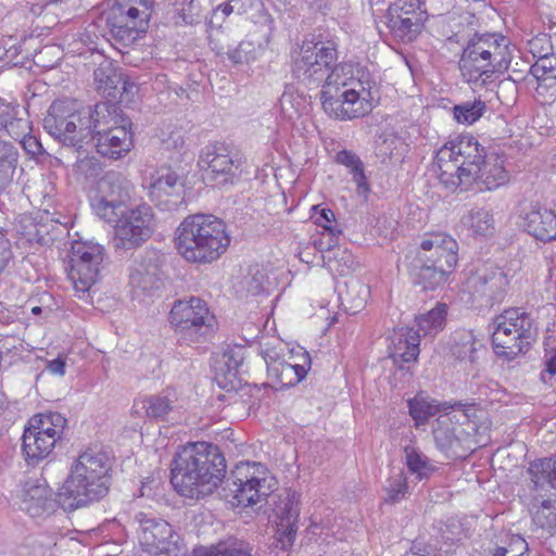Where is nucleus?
<instances>
[{
  "label": "nucleus",
  "instance_id": "9",
  "mask_svg": "<svg viewBox=\"0 0 556 556\" xmlns=\"http://www.w3.org/2000/svg\"><path fill=\"white\" fill-rule=\"evenodd\" d=\"M338 62L337 43L332 40H305L292 54V75L308 88H318L340 78L344 67Z\"/></svg>",
  "mask_w": 556,
  "mask_h": 556
},
{
  "label": "nucleus",
  "instance_id": "8",
  "mask_svg": "<svg viewBox=\"0 0 556 556\" xmlns=\"http://www.w3.org/2000/svg\"><path fill=\"white\" fill-rule=\"evenodd\" d=\"M509 41L497 34H475L463 49L458 65L468 83L491 78L508 70L511 62Z\"/></svg>",
  "mask_w": 556,
  "mask_h": 556
},
{
  "label": "nucleus",
  "instance_id": "7",
  "mask_svg": "<svg viewBox=\"0 0 556 556\" xmlns=\"http://www.w3.org/2000/svg\"><path fill=\"white\" fill-rule=\"evenodd\" d=\"M230 244L225 223L210 214L187 216L176 230V248L190 263L208 264Z\"/></svg>",
  "mask_w": 556,
  "mask_h": 556
},
{
  "label": "nucleus",
  "instance_id": "42",
  "mask_svg": "<svg viewBox=\"0 0 556 556\" xmlns=\"http://www.w3.org/2000/svg\"><path fill=\"white\" fill-rule=\"evenodd\" d=\"M336 161L350 169V173L353 175V180L357 186V193L366 197L369 193L370 188L366 182L362 160L355 153L342 150L337 153Z\"/></svg>",
  "mask_w": 556,
  "mask_h": 556
},
{
  "label": "nucleus",
  "instance_id": "31",
  "mask_svg": "<svg viewBox=\"0 0 556 556\" xmlns=\"http://www.w3.org/2000/svg\"><path fill=\"white\" fill-rule=\"evenodd\" d=\"M303 364H291L285 359H275L267 363L268 374L276 378L281 387H293L301 382L307 375L311 366V358L306 352L303 353Z\"/></svg>",
  "mask_w": 556,
  "mask_h": 556
},
{
  "label": "nucleus",
  "instance_id": "20",
  "mask_svg": "<svg viewBox=\"0 0 556 556\" xmlns=\"http://www.w3.org/2000/svg\"><path fill=\"white\" fill-rule=\"evenodd\" d=\"M164 256L156 251H146L136 262L129 274V283L137 296H154L166 280Z\"/></svg>",
  "mask_w": 556,
  "mask_h": 556
},
{
  "label": "nucleus",
  "instance_id": "46",
  "mask_svg": "<svg viewBox=\"0 0 556 556\" xmlns=\"http://www.w3.org/2000/svg\"><path fill=\"white\" fill-rule=\"evenodd\" d=\"M74 174L85 181L94 180L102 172V166L96 157H83L74 164Z\"/></svg>",
  "mask_w": 556,
  "mask_h": 556
},
{
  "label": "nucleus",
  "instance_id": "5",
  "mask_svg": "<svg viewBox=\"0 0 556 556\" xmlns=\"http://www.w3.org/2000/svg\"><path fill=\"white\" fill-rule=\"evenodd\" d=\"M112 457L102 446H89L79 453L56 493L65 511H73L104 497L111 485Z\"/></svg>",
  "mask_w": 556,
  "mask_h": 556
},
{
  "label": "nucleus",
  "instance_id": "6",
  "mask_svg": "<svg viewBox=\"0 0 556 556\" xmlns=\"http://www.w3.org/2000/svg\"><path fill=\"white\" fill-rule=\"evenodd\" d=\"M340 78L323 86L319 99L330 117L346 121L368 114L376 101V81L371 74L358 65L342 63Z\"/></svg>",
  "mask_w": 556,
  "mask_h": 556
},
{
  "label": "nucleus",
  "instance_id": "16",
  "mask_svg": "<svg viewBox=\"0 0 556 556\" xmlns=\"http://www.w3.org/2000/svg\"><path fill=\"white\" fill-rule=\"evenodd\" d=\"M134 192L131 181L119 172L110 170L98 181L97 194L91 200L94 214L106 223L128 206Z\"/></svg>",
  "mask_w": 556,
  "mask_h": 556
},
{
  "label": "nucleus",
  "instance_id": "49",
  "mask_svg": "<svg viewBox=\"0 0 556 556\" xmlns=\"http://www.w3.org/2000/svg\"><path fill=\"white\" fill-rule=\"evenodd\" d=\"M556 58L554 55L541 56L532 66L531 73L536 79H545V76L556 77L555 72Z\"/></svg>",
  "mask_w": 556,
  "mask_h": 556
},
{
  "label": "nucleus",
  "instance_id": "54",
  "mask_svg": "<svg viewBox=\"0 0 556 556\" xmlns=\"http://www.w3.org/2000/svg\"><path fill=\"white\" fill-rule=\"evenodd\" d=\"M223 357L225 358V364L228 367V374L236 376L238 368L243 361L241 349H238V351L231 350L229 352H225Z\"/></svg>",
  "mask_w": 556,
  "mask_h": 556
},
{
  "label": "nucleus",
  "instance_id": "45",
  "mask_svg": "<svg viewBox=\"0 0 556 556\" xmlns=\"http://www.w3.org/2000/svg\"><path fill=\"white\" fill-rule=\"evenodd\" d=\"M486 105L482 100L467 101L453 108L454 118L458 123L471 125L485 112Z\"/></svg>",
  "mask_w": 556,
  "mask_h": 556
},
{
  "label": "nucleus",
  "instance_id": "50",
  "mask_svg": "<svg viewBox=\"0 0 556 556\" xmlns=\"http://www.w3.org/2000/svg\"><path fill=\"white\" fill-rule=\"evenodd\" d=\"M527 549V542L521 536H515L507 547H497L493 556H525Z\"/></svg>",
  "mask_w": 556,
  "mask_h": 556
},
{
  "label": "nucleus",
  "instance_id": "13",
  "mask_svg": "<svg viewBox=\"0 0 556 556\" xmlns=\"http://www.w3.org/2000/svg\"><path fill=\"white\" fill-rule=\"evenodd\" d=\"M114 224L115 249L134 250L141 247L154 231V213L148 204L117 212Z\"/></svg>",
  "mask_w": 556,
  "mask_h": 556
},
{
  "label": "nucleus",
  "instance_id": "60",
  "mask_svg": "<svg viewBox=\"0 0 556 556\" xmlns=\"http://www.w3.org/2000/svg\"><path fill=\"white\" fill-rule=\"evenodd\" d=\"M197 22V18L193 14L187 13L185 9H182L175 21L176 25H192Z\"/></svg>",
  "mask_w": 556,
  "mask_h": 556
},
{
  "label": "nucleus",
  "instance_id": "51",
  "mask_svg": "<svg viewBox=\"0 0 556 556\" xmlns=\"http://www.w3.org/2000/svg\"><path fill=\"white\" fill-rule=\"evenodd\" d=\"M315 214L313 215L315 219V224L323 227L325 230L329 231L331 235H336V232H340V230H336L332 226L334 222V214L330 208H319L318 205L313 206Z\"/></svg>",
  "mask_w": 556,
  "mask_h": 556
},
{
  "label": "nucleus",
  "instance_id": "30",
  "mask_svg": "<svg viewBox=\"0 0 556 556\" xmlns=\"http://www.w3.org/2000/svg\"><path fill=\"white\" fill-rule=\"evenodd\" d=\"M36 432L26 427L22 437V451L28 465H36L47 458L58 442L49 434H37Z\"/></svg>",
  "mask_w": 556,
  "mask_h": 556
},
{
  "label": "nucleus",
  "instance_id": "43",
  "mask_svg": "<svg viewBox=\"0 0 556 556\" xmlns=\"http://www.w3.org/2000/svg\"><path fill=\"white\" fill-rule=\"evenodd\" d=\"M17 159L16 148L10 142L0 141V189L12 180Z\"/></svg>",
  "mask_w": 556,
  "mask_h": 556
},
{
  "label": "nucleus",
  "instance_id": "41",
  "mask_svg": "<svg viewBox=\"0 0 556 556\" xmlns=\"http://www.w3.org/2000/svg\"><path fill=\"white\" fill-rule=\"evenodd\" d=\"M252 548L243 541H225L210 547H197L191 556H252Z\"/></svg>",
  "mask_w": 556,
  "mask_h": 556
},
{
  "label": "nucleus",
  "instance_id": "10",
  "mask_svg": "<svg viewBox=\"0 0 556 556\" xmlns=\"http://www.w3.org/2000/svg\"><path fill=\"white\" fill-rule=\"evenodd\" d=\"M446 314V305L438 304L427 314L416 318L417 329L401 328L395 331L389 346V357L400 370H409L410 364L417 362L421 336H434L442 330Z\"/></svg>",
  "mask_w": 556,
  "mask_h": 556
},
{
  "label": "nucleus",
  "instance_id": "23",
  "mask_svg": "<svg viewBox=\"0 0 556 556\" xmlns=\"http://www.w3.org/2000/svg\"><path fill=\"white\" fill-rule=\"evenodd\" d=\"M417 254L453 273L458 262V243L447 233H431L421 240Z\"/></svg>",
  "mask_w": 556,
  "mask_h": 556
},
{
  "label": "nucleus",
  "instance_id": "58",
  "mask_svg": "<svg viewBox=\"0 0 556 556\" xmlns=\"http://www.w3.org/2000/svg\"><path fill=\"white\" fill-rule=\"evenodd\" d=\"M15 121L11 115V109L7 105H0V128H5L10 131Z\"/></svg>",
  "mask_w": 556,
  "mask_h": 556
},
{
  "label": "nucleus",
  "instance_id": "52",
  "mask_svg": "<svg viewBox=\"0 0 556 556\" xmlns=\"http://www.w3.org/2000/svg\"><path fill=\"white\" fill-rule=\"evenodd\" d=\"M391 5H399L401 10H399L397 15H402L404 18L421 20L420 13L417 12L420 8L419 0H396Z\"/></svg>",
  "mask_w": 556,
  "mask_h": 556
},
{
  "label": "nucleus",
  "instance_id": "12",
  "mask_svg": "<svg viewBox=\"0 0 556 556\" xmlns=\"http://www.w3.org/2000/svg\"><path fill=\"white\" fill-rule=\"evenodd\" d=\"M154 0H116L105 14L113 36L125 43H134L147 33Z\"/></svg>",
  "mask_w": 556,
  "mask_h": 556
},
{
  "label": "nucleus",
  "instance_id": "21",
  "mask_svg": "<svg viewBox=\"0 0 556 556\" xmlns=\"http://www.w3.org/2000/svg\"><path fill=\"white\" fill-rule=\"evenodd\" d=\"M149 197L163 211H177L184 204V185L169 167L154 170L148 181Z\"/></svg>",
  "mask_w": 556,
  "mask_h": 556
},
{
  "label": "nucleus",
  "instance_id": "4",
  "mask_svg": "<svg viewBox=\"0 0 556 556\" xmlns=\"http://www.w3.org/2000/svg\"><path fill=\"white\" fill-rule=\"evenodd\" d=\"M226 460L217 445L194 442L182 446L170 464V482L182 496L199 498L223 482Z\"/></svg>",
  "mask_w": 556,
  "mask_h": 556
},
{
  "label": "nucleus",
  "instance_id": "56",
  "mask_svg": "<svg viewBox=\"0 0 556 556\" xmlns=\"http://www.w3.org/2000/svg\"><path fill=\"white\" fill-rule=\"evenodd\" d=\"M185 139L180 131H173L170 135L163 140V146L166 150H177L182 148Z\"/></svg>",
  "mask_w": 556,
  "mask_h": 556
},
{
  "label": "nucleus",
  "instance_id": "25",
  "mask_svg": "<svg viewBox=\"0 0 556 556\" xmlns=\"http://www.w3.org/2000/svg\"><path fill=\"white\" fill-rule=\"evenodd\" d=\"M131 123H123L113 126V129L94 135L91 139L97 152L108 159L117 160L128 153L132 146V137L129 131Z\"/></svg>",
  "mask_w": 556,
  "mask_h": 556
},
{
  "label": "nucleus",
  "instance_id": "22",
  "mask_svg": "<svg viewBox=\"0 0 556 556\" xmlns=\"http://www.w3.org/2000/svg\"><path fill=\"white\" fill-rule=\"evenodd\" d=\"M200 164L219 185L232 184L241 173V157L222 143L206 146L200 156Z\"/></svg>",
  "mask_w": 556,
  "mask_h": 556
},
{
  "label": "nucleus",
  "instance_id": "34",
  "mask_svg": "<svg viewBox=\"0 0 556 556\" xmlns=\"http://www.w3.org/2000/svg\"><path fill=\"white\" fill-rule=\"evenodd\" d=\"M233 12L238 15L250 14L254 24L263 28L265 42L268 43L274 30V20L260 0H231Z\"/></svg>",
  "mask_w": 556,
  "mask_h": 556
},
{
  "label": "nucleus",
  "instance_id": "36",
  "mask_svg": "<svg viewBox=\"0 0 556 556\" xmlns=\"http://www.w3.org/2000/svg\"><path fill=\"white\" fill-rule=\"evenodd\" d=\"M177 394L174 389H165L159 394L146 396L142 400V408L152 420H164L176 407Z\"/></svg>",
  "mask_w": 556,
  "mask_h": 556
},
{
  "label": "nucleus",
  "instance_id": "17",
  "mask_svg": "<svg viewBox=\"0 0 556 556\" xmlns=\"http://www.w3.org/2000/svg\"><path fill=\"white\" fill-rule=\"evenodd\" d=\"M105 258L104 247L97 242H75L72 245L66 270L77 291L86 292L91 288L103 268Z\"/></svg>",
  "mask_w": 556,
  "mask_h": 556
},
{
  "label": "nucleus",
  "instance_id": "1",
  "mask_svg": "<svg viewBox=\"0 0 556 556\" xmlns=\"http://www.w3.org/2000/svg\"><path fill=\"white\" fill-rule=\"evenodd\" d=\"M275 478L261 463L244 462L236 465L223 488L226 498L237 506L249 507L265 501L276 516V536L281 549H289L295 540L300 515L299 495L283 490L274 493Z\"/></svg>",
  "mask_w": 556,
  "mask_h": 556
},
{
  "label": "nucleus",
  "instance_id": "2",
  "mask_svg": "<svg viewBox=\"0 0 556 556\" xmlns=\"http://www.w3.org/2000/svg\"><path fill=\"white\" fill-rule=\"evenodd\" d=\"M434 165L447 187L466 189L476 181L481 191H493L510 180L504 154L484 148L472 135H460L446 142L437 152Z\"/></svg>",
  "mask_w": 556,
  "mask_h": 556
},
{
  "label": "nucleus",
  "instance_id": "53",
  "mask_svg": "<svg viewBox=\"0 0 556 556\" xmlns=\"http://www.w3.org/2000/svg\"><path fill=\"white\" fill-rule=\"evenodd\" d=\"M13 258L11 243L2 227H0V274L8 267Z\"/></svg>",
  "mask_w": 556,
  "mask_h": 556
},
{
  "label": "nucleus",
  "instance_id": "40",
  "mask_svg": "<svg viewBox=\"0 0 556 556\" xmlns=\"http://www.w3.org/2000/svg\"><path fill=\"white\" fill-rule=\"evenodd\" d=\"M339 294L345 311L354 315L365 307L370 290L361 280L351 279L345 282V291H341Z\"/></svg>",
  "mask_w": 556,
  "mask_h": 556
},
{
  "label": "nucleus",
  "instance_id": "38",
  "mask_svg": "<svg viewBox=\"0 0 556 556\" xmlns=\"http://www.w3.org/2000/svg\"><path fill=\"white\" fill-rule=\"evenodd\" d=\"M462 223L477 237H490L495 231L493 213L485 207H472L463 216Z\"/></svg>",
  "mask_w": 556,
  "mask_h": 556
},
{
  "label": "nucleus",
  "instance_id": "47",
  "mask_svg": "<svg viewBox=\"0 0 556 556\" xmlns=\"http://www.w3.org/2000/svg\"><path fill=\"white\" fill-rule=\"evenodd\" d=\"M407 490V479L405 475L400 471L389 479L388 485L386 486V502L389 504L399 503L405 497Z\"/></svg>",
  "mask_w": 556,
  "mask_h": 556
},
{
  "label": "nucleus",
  "instance_id": "55",
  "mask_svg": "<svg viewBox=\"0 0 556 556\" xmlns=\"http://www.w3.org/2000/svg\"><path fill=\"white\" fill-rule=\"evenodd\" d=\"M21 144L25 151L30 155H38L42 153V146L39 140L34 136H24Z\"/></svg>",
  "mask_w": 556,
  "mask_h": 556
},
{
  "label": "nucleus",
  "instance_id": "64",
  "mask_svg": "<svg viewBox=\"0 0 556 556\" xmlns=\"http://www.w3.org/2000/svg\"><path fill=\"white\" fill-rule=\"evenodd\" d=\"M396 142V139L395 138H391L390 139V142L388 139H384L383 142L381 144L378 146V149H379V153L380 154H383V155H389L391 156L392 152L388 153V148L389 146L393 144Z\"/></svg>",
  "mask_w": 556,
  "mask_h": 556
},
{
  "label": "nucleus",
  "instance_id": "32",
  "mask_svg": "<svg viewBox=\"0 0 556 556\" xmlns=\"http://www.w3.org/2000/svg\"><path fill=\"white\" fill-rule=\"evenodd\" d=\"M399 10H401L399 5H390L383 23L395 39L410 42L420 33L422 22L409 17L404 18L402 15H397Z\"/></svg>",
  "mask_w": 556,
  "mask_h": 556
},
{
  "label": "nucleus",
  "instance_id": "33",
  "mask_svg": "<svg viewBox=\"0 0 556 556\" xmlns=\"http://www.w3.org/2000/svg\"><path fill=\"white\" fill-rule=\"evenodd\" d=\"M93 77L97 89L111 100H115L128 90V83L123 74L117 72L110 63L100 65L94 70Z\"/></svg>",
  "mask_w": 556,
  "mask_h": 556
},
{
  "label": "nucleus",
  "instance_id": "26",
  "mask_svg": "<svg viewBox=\"0 0 556 556\" xmlns=\"http://www.w3.org/2000/svg\"><path fill=\"white\" fill-rule=\"evenodd\" d=\"M408 412L417 427L425 425L430 417L441 410H462L467 419L476 417L475 404L454 402H438L416 395L407 401Z\"/></svg>",
  "mask_w": 556,
  "mask_h": 556
},
{
  "label": "nucleus",
  "instance_id": "14",
  "mask_svg": "<svg viewBox=\"0 0 556 556\" xmlns=\"http://www.w3.org/2000/svg\"><path fill=\"white\" fill-rule=\"evenodd\" d=\"M529 478V490L533 495V521L541 528L548 527L556 519L553 515L551 519L543 515L544 509L555 507L556 501L551 495L552 491L556 492V455L553 457H544L534 459L529 464L527 469Z\"/></svg>",
  "mask_w": 556,
  "mask_h": 556
},
{
  "label": "nucleus",
  "instance_id": "28",
  "mask_svg": "<svg viewBox=\"0 0 556 556\" xmlns=\"http://www.w3.org/2000/svg\"><path fill=\"white\" fill-rule=\"evenodd\" d=\"M452 273L447 269L424 260L416 254L410 264V276L414 285L421 287L425 291H434L442 288Z\"/></svg>",
  "mask_w": 556,
  "mask_h": 556
},
{
  "label": "nucleus",
  "instance_id": "39",
  "mask_svg": "<svg viewBox=\"0 0 556 556\" xmlns=\"http://www.w3.org/2000/svg\"><path fill=\"white\" fill-rule=\"evenodd\" d=\"M66 422L67 420L62 414L58 412H49L46 414L35 415L29 419L27 428H31L37 431V434H49L52 439L59 441L63 434Z\"/></svg>",
  "mask_w": 556,
  "mask_h": 556
},
{
  "label": "nucleus",
  "instance_id": "57",
  "mask_svg": "<svg viewBox=\"0 0 556 556\" xmlns=\"http://www.w3.org/2000/svg\"><path fill=\"white\" fill-rule=\"evenodd\" d=\"M65 366H66L65 359L59 356L52 361H49L47 363L46 368L51 374L62 377L65 375Z\"/></svg>",
  "mask_w": 556,
  "mask_h": 556
},
{
  "label": "nucleus",
  "instance_id": "19",
  "mask_svg": "<svg viewBox=\"0 0 556 556\" xmlns=\"http://www.w3.org/2000/svg\"><path fill=\"white\" fill-rule=\"evenodd\" d=\"M508 283L507 274L503 268L485 265L472 273L464 286L473 302L493 306L503 301Z\"/></svg>",
  "mask_w": 556,
  "mask_h": 556
},
{
  "label": "nucleus",
  "instance_id": "63",
  "mask_svg": "<svg viewBox=\"0 0 556 556\" xmlns=\"http://www.w3.org/2000/svg\"><path fill=\"white\" fill-rule=\"evenodd\" d=\"M218 12H220L224 16H229L230 14L235 13L231 0H229L228 2L220 3L216 8L215 14H217Z\"/></svg>",
  "mask_w": 556,
  "mask_h": 556
},
{
  "label": "nucleus",
  "instance_id": "44",
  "mask_svg": "<svg viewBox=\"0 0 556 556\" xmlns=\"http://www.w3.org/2000/svg\"><path fill=\"white\" fill-rule=\"evenodd\" d=\"M406 466L408 470L416 475L418 480L428 479L430 475L435 470L427 456L417 451L413 446H406L404 448Z\"/></svg>",
  "mask_w": 556,
  "mask_h": 556
},
{
  "label": "nucleus",
  "instance_id": "37",
  "mask_svg": "<svg viewBox=\"0 0 556 556\" xmlns=\"http://www.w3.org/2000/svg\"><path fill=\"white\" fill-rule=\"evenodd\" d=\"M321 257L327 268L339 276H349L357 267L353 254L348 249L339 245L329 247Z\"/></svg>",
  "mask_w": 556,
  "mask_h": 556
},
{
  "label": "nucleus",
  "instance_id": "18",
  "mask_svg": "<svg viewBox=\"0 0 556 556\" xmlns=\"http://www.w3.org/2000/svg\"><path fill=\"white\" fill-rule=\"evenodd\" d=\"M139 542L149 553L157 556H180L184 544L180 535L164 519L151 513L136 514Z\"/></svg>",
  "mask_w": 556,
  "mask_h": 556
},
{
  "label": "nucleus",
  "instance_id": "48",
  "mask_svg": "<svg viewBox=\"0 0 556 556\" xmlns=\"http://www.w3.org/2000/svg\"><path fill=\"white\" fill-rule=\"evenodd\" d=\"M227 55L233 64L249 63L255 59L254 45L251 41H241L237 48L228 50Z\"/></svg>",
  "mask_w": 556,
  "mask_h": 556
},
{
  "label": "nucleus",
  "instance_id": "61",
  "mask_svg": "<svg viewBox=\"0 0 556 556\" xmlns=\"http://www.w3.org/2000/svg\"><path fill=\"white\" fill-rule=\"evenodd\" d=\"M307 7L314 12L325 13L328 9V0H305Z\"/></svg>",
  "mask_w": 556,
  "mask_h": 556
},
{
  "label": "nucleus",
  "instance_id": "29",
  "mask_svg": "<svg viewBox=\"0 0 556 556\" xmlns=\"http://www.w3.org/2000/svg\"><path fill=\"white\" fill-rule=\"evenodd\" d=\"M59 505L56 498H51V490L46 484H30L24 490L21 509L33 518L49 516Z\"/></svg>",
  "mask_w": 556,
  "mask_h": 556
},
{
  "label": "nucleus",
  "instance_id": "24",
  "mask_svg": "<svg viewBox=\"0 0 556 556\" xmlns=\"http://www.w3.org/2000/svg\"><path fill=\"white\" fill-rule=\"evenodd\" d=\"M519 226L525 232L541 242L556 240V214L539 204H530L520 210Z\"/></svg>",
  "mask_w": 556,
  "mask_h": 556
},
{
  "label": "nucleus",
  "instance_id": "35",
  "mask_svg": "<svg viewBox=\"0 0 556 556\" xmlns=\"http://www.w3.org/2000/svg\"><path fill=\"white\" fill-rule=\"evenodd\" d=\"M483 343L471 330H456L451 338V354L462 361L476 363L478 359V351Z\"/></svg>",
  "mask_w": 556,
  "mask_h": 556
},
{
  "label": "nucleus",
  "instance_id": "11",
  "mask_svg": "<svg viewBox=\"0 0 556 556\" xmlns=\"http://www.w3.org/2000/svg\"><path fill=\"white\" fill-rule=\"evenodd\" d=\"M535 336L532 318L520 308L506 309L494 319L492 344L495 353L507 359L522 353Z\"/></svg>",
  "mask_w": 556,
  "mask_h": 556
},
{
  "label": "nucleus",
  "instance_id": "15",
  "mask_svg": "<svg viewBox=\"0 0 556 556\" xmlns=\"http://www.w3.org/2000/svg\"><path fill=\"white\" fill-rule=\"evenodd\" d=\"M212 319L206 303L197 296L175 301L168 317L180 338L190 342H200L212 332Z\"/></svg>",
  "mask_w": 556,
  "mask_h": 556
},
{
  "label": "nucleus",
  "instance_id": "59",
  "mask_svg": "<svg viewBox=\"0 0 556 556\" xmlns=\"http://www.w3.org/2000/svg\"><path fill=\"white\" fill-rule=\"evenodd\" d=\"M63 0H38L31 3L30 11L35 15H41L45 10L50 7H55L58 3H61Z\"/></svg>",
  "mask_w": 556,
  "mask_h": 556
},
{
  "label": "nucleus",
  "instance_id": "27",
  "mask_svg": "<svg viewBox=\"0 0 556 556\" xmlns=\"http://www.w3.org/2000/svg\"><path fill=\"white\" fill-rule=\"evenodd\" d=\"M432 434L435 446L447 457L460 458L472 450L470 446H466L467 438L456 432V427L448 414L441 415L435 419Z\"/></svg>",
  "mask_w": 556,
  "mask_h": 556
},
{
  "label": "nucleus",
  "instance_id": "62",
  "mask_svg": "<svg viewBox=\"0 0 556 556\" xmlns=\"http://www.w3.org/2000/svg\"><path fill=\"white\" fill-rule=\"evenodd\" d=\"M546 372L551 376L556 375V348L553 354L549 357H546L545 361Z\"/></svg>",
  "mask_w": 556,
  "mask_h": 556
},
{
  "label": "nucleus",
  "instance_id": "3",
  "mask_svg": "<svg viewBox=\"0 0 556 556\" xmlns=\"http://www.w3.org/2000/svg\"><path fill=\"white\" fill-rule=\"evenodd\" d=\"M128 121L121 105L112 100L77 108L76 101L64 99L52 102L43 118V128L64 147L79 151L94 135Z\"/></svg>",
  "mask_w": 556,
  "mask_h": 556
}]
</instances>
